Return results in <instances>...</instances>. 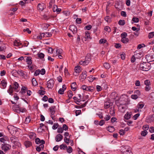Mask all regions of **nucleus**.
<instances>
[{"instance_id": "nucleus-18", "label": "nucleus", "mask_w": 154, "mask_h": 154, "mask_svg": "<svg viewBox=\"0 0 154 154\" xmlns=\"http://www.w3.org/2000/svg\"><path fill=\"white\" fill-rule=\"evenodd\" d=\"M24 143L26 147H30L32 145V143L29 141H26Z\"/></svg>"}, {"instance_id": "nucleus-51", "label": "nucleus", "mask_w": 154, "mask_h": 154, "mask_svg": "<svg viewBox=\"0 0 154 154\" xmlns=\"http://www.w3.org/2000/svg\"><path fill=\"white\" fill-rule=\"evenodd\" d=\"M92 28V26L90 25L86 26L84 29L85 30H90Z\"/></svg>"}, {"instance_id": "nucleus-62", "label": "nucleus", "mask_w": 154, "mask_h": 154, "mask_svg": "<svg viewBox=\"0 0 154 154\" xmlns=\"http://www.w3.org/2000/svg\"><path fill=\"white\" fill-rule=\"evenodd\" d=\"M64 92V90L62 88H60L58 91V93L60 94H63Z\"/></svg>"}, {"instance_id": "nucleus-36", "label": "nucleus", "mask_w": 154, "mask_h": 154, "mask_svg": "<svg viewBox=\"0 0 154 154\" xmlns=\"http://www.w3.org/2000/svg\"><path fill=\"white\" fill-rule=\"evenodd\" d=\"M43 37H45V34L44 33H43L42 34H41L40 35H39L38 36H37V38L38 39H41Z\"/></svg>"}, {"instance_id": "nucleus-1", "label": "nucleus", "mask_w": 154, "mask_h": 154, "mask_svg": "<svg viewBox=\"0 0 154 154\" xmlns=\"http://www.w3.org/2000/svg\"><path fill=\"white\" fill-rule=\"evenodd\" d=\"M150 63L143 62L140 64V68L142 70L147 71L150 69Z\"/></svg>"}, {"instance_id": "nucleus-55", "label": "nucleus", "mask_w": 154, "mask_h": 154, "mask_svg": "<svg viewBox=\"0 0 154 154\" xmlns=\"http://www.w3.org/2000/svg\"><path fill=\"white\" fill-rule=\"evenodd\" d=\"M106 42V40L105 39H101L99 41V43L101 44L105 43Z\"/></svg>"}, {"instance_id": "nucleus-16", "label": "nucleus", "mask_w": 154, "mask_h": 154, "mask_svg": "<svg viewBox=\"0 0 154 154\" xmlns=\"http://www.w3.org/2000/svg\"><path fill=\"white\" fill-rule=\"evenodd\" d=\"M91 57L90 55L89 54H87L86 57L85 58V61L87 63H89V62L91 61Z\"/></svg>"}, {"instance_id": "nucleus-54", "label": "nucleus", "mask_w": 154, "mask_h": 154, "mask_svg": "<svg viewBox=\"0 0 154 154\" xmlns=\"http://www.w3.org/2000/svg\"><path fill=\"white\" fill-rule=\"evenodd\" d=\"M154 36V32H152L149 33L148 35V37L150 38Z\"/></svg>"}, {"instance_id": "nucleus-37", "label": "nucleus", "mask_w": 154, "mask_h": 154, "mask_svg": "<svg viewBox=\"0 0 154 154\" xmlns=\"http://www.w3.org/2000/svg\"><path fill=\"white\" fill-rule=\"evenodd\" d=\"M90 33L88 31H86L85 32V39L90 38Z\"/></svg>"}, {"instance_id": "nucleus-63", "label": "nucleus", "mask_w": 154, "mask_h": 154, "mask_svg": "<svg viewBox=\"0 0 154 154\" xmlns=\"http://www.w3.org/2000/svg\"><path fill=\"white\" fill-rule=\"evenodd\" d=\"M134 94L135 95H137L138 96L140 94V92L138 90H136L134 92Z\"/></svg>"}, {"instance_id": "nucleus-31", "label": "nucleus", "mask_w": 154, "mask_h": 154, "mask_svg": "<svg viewBox=\"0 0 154 154\" xmlns=\"http://www.w3.org/2000/svg\"><path fill=\"white\" fill-rule=\"evenodd\" d=\"M1 83L3 88H5L7 86V83L5 80H2L1 82Z\"/></svg>"}, {"instance_id": "nucleus-49", "label": "nucleus", "mask_w": 154, "mask_h": 154, "mask_svg": "<svg viewBox=\"0 0 154 154\" xmlns=\"http://www.w3.org/2000/svg\"><path fill=\"white\" fill-rule=\"evenodd\" d=\"M6 47L4 45H2L0 46V51H4L6 48Z\"/></svg>"}, {"instance_id": "nucleus-38", "label": "nucleus", "mask_w": 154, "mask_h": 154, "mask_svg": "<svg viewBox=\"0 0 154 154\" xmlns=\"http://www.w3.org/2000/svg\"><path fill=\"white\" fill-rule=\"evenodd\" d=\"M31 120V119L29 116H28L26 117L25 120V122L26 124H27L29 123Z\"/></svg>"}, {"instance_id": "nucleus-2", "label": "nucleus", "mask_w": 154, "mask_h": 154, "mask_svg": "<svg viewBox=\"0 0 154 154\" xmlns=\"http://www.w3.org/2000/svg\"><path fill=\"white\" fill-rule=\"evenodd\" d=\"M145 58L148 63L153 61H154V54H148L145 56Z\"/></svg>"}, {"instance_id": "nucleus-35", "label": "nucleus", "mask_w": 154, "mask_h": 154, "mask_svg": "<svg viewBox=\"0 0 154 154\" xmlns=\"http://www.w3.org/2000/svg\"><path fill=\"white\" fill-rule=\"evenodd\" d=\"M64 140L65 142L67 144L69 143V141L71 140L69 138H68L66 137H64Z\"/></svg>"}, {"instance_id": "nucleus-7", "label": "nucleus", "mask_w": 154, "mask_h": 154, "mask_svg": "<svg viewBox=\"0 0 154 154\" xmlns=\"http://www.w3.org/2000/svg\"><path fill=\"white\" fill-rule=\"evenodd\" d=\"M54 85V81L53 79H50L47 82V87L48 88H51Z\"/></svg>"}, {"instance_id": "nucleus-19", "label": "nucleus", "mask_w": 154, "mask_h": 154, "mask_svg": "<svg viewBox=\"0 0 154 154\" xmlns=\"http://www.w3.org/2000/svg\"><path fill=\"white\" fill-rule=\"evenodd\" d=\"M139 54H135L134 55L132 56L131 59V61L132 63H134L135 60V57L137 58L138 55Z\"/></svg>"}, {"instance_id": "nucleus-12", "label": "nucleus", "mask_w": 154, "mask_h": 154, "mask_svg": "<svg viewBox=\"0 0 154 154\" xmlns=\"http://www.w3.org/2000/svg\"><path fill=\"white\" fill-rule=\"evenodd\" d=\"M44 4L43 3L38 4L37 6L38 9L40 11H42L44 9Z\"/></svg>"}, {"instance_id": "nucleus-45", "label": "nucleus", "mask_w": 154, "mask_h": 154, "mask_svg": "<svg viewBox=\"0 0 154 154\" xmlns=\"http://www.w3.org/2000/svg\"><path fill=\"white\" fill-rule=\"evenodd\" d=\"M105 20L107 23L110 22L111 21L110 18L109 16H106L104 18Z\"/></svg>"}, {"instance_id": "nucleus-10", "label": "nucleus", "mask_w": 154, "mask_h": 154, "mask_svg": "<svg viewBox=\"0 0 154 154\" xmlns=\"http://www.w3.org/2000/svg\"><path fill=\"white\" fill-rule=\"evenodd\" d=\"M63 139V136L61 134H59L57 135L55 137V140L57 142H59Z\"/></svg>"}, {"instance_id": "nucleus-47", "label": "nucleus", "mask_w": 154, "mask_h": 154, "mask_svg": "<svg viewBox=\"0 0 154 154\" xmlns=\"http://www.w3.org/2000/svg\"><path fill=\"white\" fill-rule=\"evenodd\" d=\"M63 129L62 128H58L57 129V132L60 133H62L63 131Z\"/></svg>"}, {"instance_id": "nucleus-40", "label": "nucleus", "mask_w": 154, "mask_h": 154, "mask_svg": "<svg viewBox=\"0 0 154 154\" xmlns=\"http://www.w3.org/2000/svg\"><path fill=\"white\" fill-rule=\"evenodd\" d=\"M104 30L108 32H110L111 31V29L110 27L108 26H106L104 27Z\"/></svg>"}, {"instance_id": "nucleus-20", "label": "nucleus", "mask_w": 154, "mask_h": 154, "mask_svg": "<svg viewBox=\"0 0 154 154\" xmlns=\"http://www.w3.org/2000/svg\"><path fill=\"white\" fill-rule=\"evenodd\" d=\"M13 88L11 86V85L10 86L9 89L8 90V92L9 94L11 95H12V94L13 92Z\"/></svg>"}, {"instance_id": "nucleus-15", "label": "nucleus", "mask_w": 154, "mask_h": 154, "mask_svg": "<svg viewBox=\"0 0 154 154\" xmlns=\"http://www.w3.org/2000/svg\"><path fill=\"white\" fill-rule=\"evenodd\" d=\"M55 106H53L50 107L49 108L50 111L51 112V114L52 115H54L55 112Z\"/></svg>"}, {"instance_id": "nucleus-60", "label": "nucleus", "mask_w": 154, "mask_h": 154, "mask_svg": "<svg viewBox=\"0 0 154 154\" xmlns=\"http://www.w3.org/2000/svg\"><path fill=\"white\" fill-rule=\"evenodd\" d=\"M140 113H137L135 115L133 116V119L134 120H136L140 116Z\"/></svg>"}, {"instance_id": "nucleus-8", "label": "nucleus", "mask_w": 154, "mask_h": 154, "mask_svg": "<svg viewBox=\"0 0 154 154\" xmlns=\"http://www.w3.org/2000/svg\"><path fill=\"white\" fill-rule=\"evenodd\" d=\"M87 72L86 71H83L79 76L80 80L82 81H83L87 76Z\"/></svg>"}, {"instance_id": "nucleus-22", "label": "nucleus", "mask_w": 154, "mask_h": 154, "mask_svg": "<svg viewBox=\"0 0 154 154\" xmlns=\"http://www.w3.org/2000/svg\"><path fill=\"white\" fill-rule=\"evenodd\" d=\"M129 39L128 38H122L121 39V42L123 43L126 44L129 42Z\"/></svg>"}, {"instance_id": "nucleus-64", "label": "nucleus", "mask_w": 154, "mask_h": 154, "mask_svg": "<svg viewBox=\"0 0 154 154\" xmlns=\"http://www.w3.org/2000/svg\"><path fill=\"white\" fill-rule=\"evenodd\" d=\"M150 98L151 99L154 100V92H152L150 94Z\"/></svg>"}, {"instance_id": "nucleus-48", "label": "nucleus", "mask_w": 154, "mask_h": 154, "mask_svg": "<svg viewBox=\"0 0 154 154\" xmlns=\"http://www.w3.org/2000/svg\"><path fill=\"white\" fill-rule=\"evenodd\" d=\"M58 124L57 123H55L52 126V129L54 130L56 129L58 126Z\"/></svg>"}, {"instance_id": "nucleus-5", "label": "nucleus", "mask_w": 154, "mask_h": 154, "mask_svg": "<svg viewBox=\"0 0 154 154\" xmlns=\"http://www.w3.org/2000/svg\"><path fill=\"white\" fill-rule=\"evenodd\" d=\"M81 67L79 66H76L75 68V72L73 73V75L75 76H77L79 75V74L81 72Z\"/></svg>"}, {"instance_id": "nucleus-46", "label": "nucleus", "mask_w": 154, "mask_h": 154, "mask_svg": "<svg viewBox=\"0 0 154 154\" xmlns=\"http://www.w3.org/2000/svg\"><path fill=\"white\" fill-rule=\"evenodd\" d=\"M38 57L41 59L44 58L45 55L42 53H40L38 54Z\"/></svg>"}, {"instance_id": "nucleus-53", "label": "nucleus", "mask_w": 154, "mask_h": 154, "mask_svg": "<svg viewBox=\"0 0 154 154\" xmlns=\"http://www.w3.org/2000/svg\"><path fill=\"white\" fill-rule=\"evenodd\" d=\"M63 14L66 16L69 15L70 14V12L67 11H63Z\"/></svg>"}, {"instance_id": "nucleus-61", "label": "nucleus", "mask_w": 154, "mask_h": 154, "mask_svg": "<svg viewBox=\"0 0 154 154\" xmlns=\"http://www.w3.org/2000/svg\"><path fill=\"white\" fill-rule=\"evenodd\" d=\"M39 94L41 95H43L45 94V91L42 90H40L38 91Z\"/></svg>"}, {"instance_id": "nucleus-11", "label": "nucleus", "mask_w": 154, "mask_h": 154, "mask_svg": "<svg viewBox=\"0 0 154 154\" xmlns=\"http://www.w3.org/2000/svg\"><path fill=\"white\" fill-rule=\"evenodd\" d=\"M26 58V62L27 64L28 65H31L32 63V57H31L25 56L24 57Z\"/></svg>"}, {"instance_id": "nucleus-26", "label": "nucleus", "mask_w": 154, "mask_h": 154, "mask_svg": "<svg viewBox=\"0 0 154 154\" xmlns=\"http://www.w3.org/2000/svg\"><path fill=\"white\" fill-rule=\"evenodd\" d=\"M131 114L128 112L125 115L124 117L125 119L128 120L131 117Z\"/></svg>"}, {"instance_id": "nucleus-57", "label": "nucleus", "mask_w": 154, "mask_h": 154, "mask_svg": "<svg viewBox=\"0 0 154 154\" xmlns=\"http://www.w3.org/2000/svg\"><path fill=\"white\" fill-rule=\"evenodd\" d=\"M17 73L19 75H23L24 74L23 72L21 70H18L17 71Z\"/></svg>"}, {"instance_id": "nucleus-43", "label": "nucleus", "mask_w": 154, "mask_h": 154, "mask_svg": "<svg viewBox=\"0 0 154 154\" xmlns=\"http://www.w3.org/2000/svg\"><path fill=\"white\" fill-rule=\"evenodd\" d=\"M147 134V132L146 130H144L141 132V135L142 136H145Z\"/></svg>"}, {"instance_id": "nucleus-28", "label": "nucleus", "mask_w": 154, "mask_h": 154, "mask_svg": "<svg viewBox=\"0 0 154 154\" xmlns=\"http://www.w3.org/2000/svg\"><path fill=\"white\" fill-rule=\"evenodd\" d=\"M27 91V89L25 87H23L22 88L20 92L21 93L23 94L25 93L26 91Z\"/></svg>"}, {"instance_id": "nucleus-33", "label": "nucleus", "mask_w": 154, "mask_h": 154, "mask_svg": "<svg viewBox=\"0 0 154 154\" xmlns=\"http://www.w3.org/2000/svg\"><path fill=\"white\" fill-rule=\"evenodd\" d=\"M103 66L106 69H109L110 67L109 64L107 63H104Z\"/></svg>"}, {"instance_id": "nucleus-44", "label": "nucleus", "mask_w": 154, "mask_h": 154, "mask_svg": "<svg viewBox=\"0 0 154 154\" xmlns=\"http://www.w3.org/2000/svg\"><path fill=\"white\" fill-rule=\"evenodd\" d=\"M127 36V34L125 32L122 33L121 35V36L122 38H126Z\"/></svg>"}, {"instance_id": "nucleus-17", "label": "nucleus", "mask_w": 154, "mask_h": 154, "mask_svg": "<svg viewBox=\"0 0 154 154\" xmlns=\"http://www.w3.org/2000/svg\"><path fill=\"white\" fill-rule=\"evenodd\" d=\"M13 86L14 87L13 88L14 89L15 91L16 92H18V91L17 90V89L19 87L18 84L17 82H15L14 83Z\"/></svg>"}, {"instance_id": "nucleus-13", "label": "nucleus", "mask_w": 154, "mask_h": 154, "mask_svg": "<svg viewBox=\"0 0 154 154\" xmlns=\"http://www.w3.org/2000/svg\"><path fill=\"white\" fill-rule=\"evenodd\" d=\"M35 141L36 143L37 144H39L40 143L45 144V141L44 140H40L38 138H36L35 139Z\"/></svg>"}, {"instance_id": "nucleus-4", "label": "nucleus", "mask_w": 154, "mask_h": 154, "mask_svg": "<svg viewBox=\"0 0 154 154\" xmlns=\"http://www.w3.org/2000/svg\"><path fill=\"white\" fill-rule=\"evenodd\" d=\"M121 152L123 154H126V152H131V147L128 146H125L123 147L121 149Z\"/></svg>"}, {"instance_id": "nucleus-6", "label": "nucleus", "mask_w": 154, "mask_h": 154, "mask_svg": "<svg viewBox=\"0 0 154 154\" xmlns=\"http://www.w3.org/2000/svg\"><path fill=\"white\" fill-rule=\"evenodd\" d=\"M69 29L71 31L73 34H75L77 31L76 26L74 25H70L69 27Z\"/></svg>"}, {"instance_id": "nucleus-59", "label": "nucleus", "mask_w": 154, "mask_h": 154, "mask_svg": "<svg viewBox=\"0 0 154 154\" xmlns=\"http://www.w3.org/2000/svg\"><path fill=\"white\" fill-rule=\"evenodd\" d=\"M144 84L146 86H149L150 85V82L148 80H146L144 81Z\"/></svg>"}, {"instance_id": "nucleus-30", "label": "nucleus", "mask_w": 154, "mask_h": 154, "mask_svg": "<svg viewBox=\"0 0 154 154\" xmlns=\"http://www.w3.org/2000/svg\"><path fill=\"white\" fill-rule=\"evenodd\" d=\"M55 51L57 53L58 55L61 54L63 53V50L61 49H56Z\"/></svg>"}, {"instance_id": "nucleus-52", "label": "nucleus", "mask_w": 154, "mask_h": 154, "mask_svg": "<svg viewBox=\"0 0 154 154\" xmlns=\"http://www.w3.org/2000/svg\"><path fill=\"white\" fill-rule=\"evenodd\" d=\"M132 20L135 23H137L139 21V20L138 18L134 17L132 18Z\"/></svg>"}, {"instance_id": "nucleus-41", "label": "nucleus", "mask_w": 154, "mask_h": 154, "mask_svg": "<svg viewBox=\"0 0 154 154\" xmlns=\"http://www.w3.org/2000/svg\"><path fill=\"white\" fill-rule=\"evenodd\" d=\"M72 147H71L70 146H68V148L67 149V152L68 153H70L71 152H72Z\"/></svg>"}, {"instance_id": "nucleus-56", "label": "nucleus", "mask_w": 154, "mask_h": 154, "mask_svg": "<svg viewBox=\"0 0 154 154\" xmlns=\"http://www.w3.org/2000/svg\"><path fill=\"white\" fill-rule=\"evenodd\" d=\"M45 36L48 37H50L52 35V34L51 33L49 32H46L45 33Z\"/></svg>"}, {"instance_id": "nucleus-21", "label": "nucleus", "mask_w": 154, "mask_h": 154, "mask_svg": "<svg viewBox=\"0 0 154 154\" xmlns=\"http://www.w3.org/2000/svg\"><path fill=\"white\" fill-rule=\"evenodd\" d=\"M148 119H149V122H150L154 121V115H151L149 116L148 117Z\"/></svg>"}, {"instance_id": "nucleus-32", "label": "nucleus", "mask_w": 154, "mask_h": 154, "mask_svg": "<svg viewBox=\"0 0 154 154\" xmlns=\"http://www.w3.org/2000/svg\"><path fill=\"white\" fill-rule=\"evenodd\" d=\"M68 97L69 99L72 98V93L71 90H69L67 92Z\"/></svg>"}, {"instance_id": "nucleus-25", "label": "nucleus", "mask_w": 154, "mask_h": 154, "mask_svg": "<svg viewBox=\"0 0 154 154\" xmlns=\"http://www.w3.org/2000/svg\"><path fill=\"white\" fill-rule=\"evenodd\" d=\"M76 85V83L75 82H74L72 83V84L71 85V88L73 91H75L76 89L75 87Z\"/></svg>"}, {"instance_id": "nucleus-42", "label": "nucleus", "mask_w": 154, "mask_h": 154, "mask_svg": "<svg viewBox=\"0 0 154 154\" xmlns=\"http://www.w3.org/2000/svg\"><path fill=\"white\" fill-rule=\"evenodd\" d=\"M21 45V43L18 42L17 40H15L14 42V45L15 46H19Z\"/></svg>"}, {"instance_id": "nucleus-34", "label": "nucleus", "mask_w": 154, "mask_h": 154, "mask_svg": "<svg viewBox=\"0 0 154 154\" xmlns=\"http://www.w3.org/2000/svg\"><path fill=\"white\" fill-rule=\"evenodd\" d=\"M125 22L124 20H120L118 24L120 25L123 26L125 25Z\"/></svg>"}, {"instance_id": "nucleus-39", "label": "nucleus", "mask_w": 154, "mask_h": 154, "mask_svg": "<svg viewBox=\"0 0 154 154\" xmlns=\"http://www.w3.org/2000/svg\"><path fill=\"white\" fill-rule=\"evenodd\" d=\"M32 82L33 85L35 86L37 85V82L34 78H33L32 79Z\"/></svg>"}, {"instance_id": "nucleus-23", "label": "nucleus", "mask_w": 154, "mask_h": 154, "mask_svg": "<svg viewBox=\"0 0 154 154\" xmlns=\"http://www.w3.org/2000/svg\"><path fill=\"white\" fill-rule=\"evenodd\" d=\"M107 130L109 132H113L115 130L113 126H108L107 128Z\"/></svg>"}, {"instance_id": "nucleus-9", "label": "nucleus", "mask_w": 154, "mask_h": 154, "mask_svg": "<svg viewBox=\"0 0 154 154\" xmlns=\"http://www.w3.org/2000/svg\"><path fill=\"white\" fill-rule=\"evenodd\" d=\"M10 140L12 143H13L15 145H17V143H18V139L17 137L15 136H13L10 138Z\"/></svg>"}, {"instance_id": "nucleus-50", "label": "nucleus", "mask_w": 154, "mask_h": 154, "mask_svg": "<svg viewBox=\"0 0 154 154\" xmlns=\"http://www.w3.org/2000/svg\"><path fill=\"white\" fill-rule=\"evenodd\" d=\"M94 89V88L92 87L89 86L87 88L86 90V91H92Z\"/></svg>"}, {"instance_id": "nucleus-58", "label": "nucleus", "mask_w": 154, "mask_h": 154, "mask_svg": "<svg viewBox=\"0 0 154 154\" xmlns=\"http://www.w3.org/2000/svg\"><path fill=\"white\" fill-rule=\"evenodd\" d=\"M79 63L80 64L82 65H87L88 64V63H86V62L85 60L84 61H80Z\"/></svg>"}, {"instance_id": "nucleus-14", "label": "nucleus", "mask_w": 154, "mask_h": 154, "mask_svg": "<svg viewBox=\"0 0 154 154\" xmlns=\"http://www.w3.org/2000/svg\"><path fill=\"white\" fill-rule=\"evenodd\" d=\"M20 108L21 107H20V104H15L12 107L14 111L16 112H17V110H18L19 109H20Z\"/></svg>"}, {"instance_id": "nucleus-29", "label": "nucleus", "mask_w": 154, "mask_h": 154, "mask_svg": "<svg viewBox=\"0 0 154 154\" xmlns=\"http://www.w3.org/2000/svg\"><path fill=\"white\" fill-rule=\"evenodd\" d=\"M26 111V109L25 108H21L20 109H19L18 110H17V112L19 113L21 112H25Z\"/></svg>"}, {"instance_id": "nucleus-27", "label": "nucleus", "mask_w": 154, "mask_h": 154, "mask_svg": "<svg viewBox=\"0 0 154 154\" xmlns=\"http://www.w3.org/2000/svg\"><path fill=\"white\" fill-rule=\"evenodd\" d=\"M144 106V104L142 102L138 103L137 105V107L138 109H142Z\"/></svg>"}, {"instance_id": "nucleus-3", "label": "nucleus", "mask_w": 154, "mask_h": 154, "mask_svg": "<svg viewBox=\"0 0 154 154\" xmlns=\"http://www.w3.org/2000/svg\"><path fill=\"white\" fill-rule=\"evenodd\" d=\"M1 148L2 150L6 152L11 149V146L8 144L4 143L2 144Z\"/></svg>"}, {"instance_id": "nucleus-24", "label": "nucleus", "mask_w": 154, "mask_h": 154, "mask_svg": "<svg viewBox=\"0 0 154 154\" xmlns=\"http://www.w3.org/2000/svg\"><path fill=\"white\" fill-rule=\"evenodd\" d=\"M110 106V103L108 102H105L104 103V107L105 109L108 108Z\"/></svg>"}]
</instances>
